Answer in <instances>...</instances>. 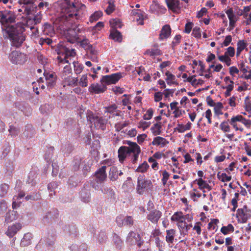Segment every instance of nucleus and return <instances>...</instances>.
I'll list each match as a JSON object with an SVG mask.
<instances>
[{"label":"nucleus","mask_w":251,"mask_h":251,"mask_svg":"<svg viewBox=\"0 0 251 251\" xmlns=\"http://www.w3.org/2000/svg\"><path fill=\"white\" fill-rule=\"evenodd\" d=\"M17 16L14 12L4 10L0 11V23L2 28L4 30L11 42L12 46L17 48L22 46L25 40L24 34L25 26L22 23H15Z\"/></svg>","instance_id":"nucleus-1"},{"label":"nucleus","mask_w":251,"mask_h":251,"mask_svg":"<svg viewBox=\"0 0 251 251\" xmlns=\"http://www.w3.org/2000/svg\"><path fill=\"white\" fill-rule=\"evenodd\" d=\"M84 32L82 28L76 26L73 28H69L65 31V36L67 41H61L57 46V51L58 56L57 58L60 63L63 61L64 63H69L67 59L69 57H74L75 55V49H70V43H74L81 40L83 37L82 33Z\"/></svg>","instance_id":"nucleus-2"},{"label":"nucleus","mask_w":251,"mask_h":251,"mask_svg":"<svg viewBox=\"0 0 251 251\" xmlns=\"http://www.w3.org/2000/svg\"><path fill=\"white\" fill-rule=\"evenodd\" d=\"M123 144L127 145L128 146H122L118 149V156L119 161L122 163L126 158L129 156L130 157L132 163L136 164L141 151L140 146L136 143L128 140H124Z\"/></svg>","instance_id":"nucleus-3"},{"label":"nucleus","mask_w":251,"mask_h":251,"mask_svg":"<svg viewBox=\"0 0 251 251\" xmlns=\"http://www.w3.org/2000/svg\"><path fill=\"white\" fill-rule=\"evenodd\" d=\"M56 240V231L52 226L48 228L44 237L41 239L35 248L37 250H45L46 248L50 250L53 248Z\"/></svg>","instance_id":"nucleus-4"},{"label":"nucleus","mask_w":251,"mask_h":251,"mask_svg":"<svg viewBox=\"0 0 251 251\" xmlns=\"http://www.w3.org/2000/svg\"><path fill=\"white\" fill-rule=\"evenodd\" d=\"M25 195L24 191H20L18 196H15L13 198L12 208L16 209L17 207L20 206L22 201H21L22 199H24L26 201H37L41 199L40 194L38 192H34L32 194L27 195L25 197Z\"/></svg>","instance_id":"nucleus-5"},{"label":"nucleus","mask_w":251,"mask_h":251,"mask_svg":"<svg viewBox=\"0 0 251 251\" xmlns=\"http://www.w3.org/2000/svg\"><path fill=\"white\" fill-rule=\"evenodd\" d=\"M86 118L88 121L94 123L97 129H100L103 131L106 129L107 120L105 118L98 116L90 110L87 111Z\"/></svg>","instance_id":"nucleus-6"},{"label":"nucleus","mask_w":251,"mask_h":251,"mask_svg":"<svg viewBox=\"0 0 251 251\" xmlns=\"http://www.w3.org/2000/svg\"><path fill=\"white\" fill-rule=\"evenodd\" d=\"M152 187V184L151 180L145 178L144 175H140L138 177L136 187L137 193L139 195H143L145 191L151 190Z\"/></svg>","instance_id":"nucleus-7"},{"label":"nucleus","mask_w":251,"mask_h":251,"mask_svg":"<svg viewBox=\"0 0 251 251\" xmlns=\"http://www.w3.org/2000/svg\"><path fill=\"white\" fill-rule=\"evenodd\" d=\"M126 241L128 244L136 245L139 248H140L145 242L137 229L134 231H130L128 233Z\"/></svg>","instance_id":"nucleus-8"},{"label":"nucleus","mask_w":251,"mask_h":251,"mask_svg":"<svg viewBox=\"0 0 251 251\" xmlns=\"http://www.w3.org/2000/svg\"><path fill=\"white\" fill-rule=\"evenodd\" d=\"M122 77V74L120 72L102 75L100 82L103 83L107 86L110 84H116Z\"/></svg>","instance_id":"nucleus-9"},{"label":"nucleus","mask_w":251,"mask_h":251,"mask_svg":"<svg viewBox=\"0 0 251 251\" xmlns=\"http://www.w3.org/2000/svg\"><path fill=\"white\" fill-rule=\"evenodd\" d=\"M58 216V210L56 208H52L43 216L42 220V223L45 225L52 224L53 222H55Z\"/></svg>","instance_id":"nucleus-10"},{"label":"nucleus","mask_w":251,"mask_h":251,"mask_svg":"<svg viewBox=\"0 0 251 251\" xmlns=\"http://www.w3.org/2000/svg\"><path fill=\"white\" fill-rule=\"evenodd\" d=\"M77 42L80 43V46L84 48L85 50L89 51L91 55L93 56L91 57L92 61L93 62H97L98 58L96 56V50L93 49L92 45L90 44V42L88 39L86 38H83L82 40H79Z\"/></svg>","instance_id":"nucleus-11"},{"label":"nucleus","mask_w":251,"mask_h":251,"mask_svg":"<svg viewBox=\"0 0 251 251\" xmlns=\"http://www.w3.org/2000/svg\"><path fill=\"white\" fill-rule=\"evenodd\" d=\"M9 58L12 62L25 63L27 60L25 54L17 50L13 51L9 54Z\"/></svg>","instance_id":"nucleus-12"},{"label":"nucleus","mask_w":251,"mask_h":251,"mask_svg":"<svg viewBox=\"0 0 251 251\" xmlns=\"http://www.w3.org/2000/svg\"><path fill=\"white\" fill-rule=\"evenodd\" d=\"M162 54V51L158 48L157 44L154 45L152 48L147 50L144 54L147 55L152 58H157V61L160 62L161 61V59L159 56Z\"/></svg>","instance_id":"nucleus-13"},{"label":"nucleus","mask_w":251,"mask_h":251,"mask_svg":"<svg viewBox=\"0 0 251 251\" xmlns=\"http://www.w3.org/2000/svg\"><path fill=\"white\" fill-rule=\"evenodd\" d=\"M44 75L45 77L46 84L49 89H52L56 85L57 76L54 72L48 73L45 71Z\"/></svg>","instance_id":"nucleus-14"},{"label":"nucleus","mask_w":251,"mask_h":251,"mask_svg":"<svg viewBox=\"0 0 251 251\" xmlns=\"http://www.w3.org/2000/svg\"><path fill=\"white\" fill-rule=\"evenodd\" d=\"M107 86L103 83H94L89 87V91L92 94H101L106 91Z\"/></svg>","instance_id":"nucleus-15"},{"label":"nucleus","mask_w":251,"mask_h":251,"mask_svg":"<svg viewBox=\"0 0 251 251\" xmlns=\"http://www.w3.org/2000/svg\"><path fill=\"white\" fill-rule=\"evenodd\" d=\"M65 234L72 237H75L77 235L76 226L74 224L65 225L62 227Z\"/></svg>","instance_id":"nucleus-16"},{"label":"nucleus","mask_w":251,"mask_h":251,"mask_svg":"<svg viewBox=\"0 0 251 251\" xmlns=\"http://www.w3.org/2000/svg\"><path fill=\"white\" fill-rule=\"evenodd\" d=\"M226 13L229 19V26L232 29H233L235 26L236 23L239 19V17L234 13L232 8L228 9Z\"/></svg>","instance_id":"nucleus-17"},{"label":"nucleus","mask_w":251,"mask_h":251,"mask_svg":"<svg viewBox=\"0 0 251 251\" xmlns=\"http://www.w3.org/2000/svg\"><path fill=\"white\" fill-rule=\"evenodd\" d=\"M106 169V167L103 166L95 172V175L96 177V181L97 183H101L105 180L107 177Z\"/></svg>","instance_id":"nucleus-18"},{"label":"nucleus","mask_w":251,"mask_h":251,"mask_svg":"<svg viewBox=\"0 0 251 251\" xmlns=\"http://www.w3.org/2000/svg\"><path fill=\"white\" fill-rule=\"evenodd\" d=\"M62 85L64 87L66 86L75 87L78 85V78L73 77L71 75L62 77Z\"/></svg>","instance_id":"nucleus-19"},{"label":"nucleus","mask_w":251,"mask_h":251,"mask_svg":"<svg viewBox=\"0 0 251 251\" xmlns=\"http://www.w3.org/2000/svg\"><path fill=\"white\" fill-rule=\"evenodd\" d=\"M162 216V212L159 210H154L150 211L147 215V218L153 224H156Z\"/></svg>","instance_id":"nucleus-20"},{"label":"nucleus","mask_w":251,"mask_h":251,"mask_svg":"<svg viewBox=\"0 0 251 251\" xmlns=\"http://www.w3.org/2000/svg\"><path fill=\"white\" fill-rule=\"evenodd\" d=\"M21 228V224L20 223H16L8 228L6 234L10 238H12Z\"/></svg>","instance_id":"nucleus-21"},{"label":"nucleus","mask_w":251,"mask_h":251,"mask_svg":"<svg viewBox=\"0 0 251 251\" xmlns=\"http://www.w3.org/2000/svg\"><path fill=\"white\" fill-rule=\"evenodd\" d=\"M171 29L169 25H164L161 29L159 34V38L160 40H163L168 38L171 35Z\"/></svg>","instance_id":"nucleus-22"},{"label":"nucleus","mask_w":251,"mask_h":251,"mask_svg":"<svg viewBox=\"0 0 251 251\" xmlns=\"http://www.w3.org/2000/svg\"><path fill=\"white\" fill-rule=\"evenodd\" d=\"M79 198L81 201L85 203L89 202L90 200V190L85 187L81 189L79 192Z\"/></svg>","instance_id":"nucleus-23"},{"label":"nucleus","mask_w":251,"mask_h":251,"mask_svg":"<svg viewBox=\"0 0 251 251\" xmlns=\"http://www.w3.org/2000/svg\"><path fill=\"white\" fill-rule=\"evenodd\" d=\"M165 1L168 9L173 12H176L180 8L179 0H165Z\"/></svg>","instance_id":"nucleus-24"},{"label":"nucleus","mask_w":251,"mask_h":251,"mask_svg":"<svg viewBox=\"0 0 251 251\" xmlns=\"http://www.w3.org/2000/svg\"><path fill=\"white\" fill-rule=\"evenodd\" d=\"M35 130L30 124H27L23 132V136L26 138H31L35 135Z\"/></svg>","instance_id":"nucleus-25"},{"label":"nucleus","mask_w":251,"mask_h":251,"mask_svg":"<svg viewBox=\"0 0 251 251\" xmlns=\"http://www.w3.org/2000/svg\"><path fill=\"white\" fill-rule=\"evenodd\" d=\"M74 150V146L70 143L67 142L61 146V151L64 156H68Z\"/></svg>","instance_id":"nucleus-26"},{"label":"nucleus","mask_w":251,"mask_h":251,"mask_svg":"<svg viewBox=\"0 0 251 251\" xmlns=\"http://www.w3.org/2000/svg\"><path fill=\"white\" fill-rule=\"evenodd\" d=\"M112 242L117 249L120 250L122 248L124 245V242L121 237L116 233H114L113 234Z\"/></svg>","instance_id":"nucleus-27"},{"label":"nucleus","mask_w":251,"mask_h":251,"mask_svg":"<svg viewBox=\"0 0 251 251\" xmlns=\"http://www.w3.org/2000/svg\"><path fill=\"white\" fill-rule=\"evenodd\" d=\"M83 158L79 155L74 157L72 162V169L74 171H77L79 169L80 165L82 164Z\"/></svg>","instance_id":"nucleus-28"},{"label":"nucleus","mask_w":251,"mask_h":251,"mask_svg":"<svg viewBox=\"0 0 251 251\" xmlns=\"http://www.w3.org/2000/svg\"><path fill=\"white\" fill-rule=\"evenodd\" d=\"M101 192L104 194H106L111 199L112 201H115L116 199V194L113 189L106 186H104L101 188Z\"/></svg>","instance_id":"nucleus-29"},{"label":"nucleus","mask_w":251,"mask_h":251,"mask_svg":"<svg viewBox=\"0 0 251 251\" xmlns=\"http://www.w3.org/2000/svg\"><path fill=\"white\" fill-rule=\"evenodd\" d=\"M110 37L115 41L121 42L122 41V35L121 33L117 29H111Z\"/></svg>","instance_id":"nucleus-30"},{"label":"nucleus","mask_w":251,"mask_h":251,"mask_svg":"<svg viewBox=\"0 0 251 251\" xmlns=\"http://www.w3.org/2000/svg\"><path fill=\"white\" fill-rule=\"evenodd\" d=\"M18 217L17 212L13 210H10L6 214L5 221L6 223H10L14 220H16Z\"/></svg>","instance_id":"nucleus-31"},{"label":"nucleus","mask_w":251,"mask_h":251,"mask_svg":"<svg viewBox=\"0 0 251 251\" xmlns=\"http://www.w3.org/2000/svg\"><path fill=\"white\" fill-rule=\"evenodd\" d=\"M236 216L239 219L238 221L242 223H246L248 219V214L242 208H239L237 210Z\"/></svg>","instance_id":"nucleus-32"},{"label":"nucleus","mask_w":251,"mask_h":251,"mask_svg":"<svg viewBox=\"0 0 251 251\" xmlns=\"http://www.w3.org/2000/svg\"><path fill=\"white\" fill-rule=\"evenodd\" d=\"M32 14H34V10L31 13L25 14L27 16L26 21L25 23H23L24 24L25 30V27L30 28L31 30L34 29V27L33 25H34V21L31 17L30 15Z\"/></svg>","instance_id":"nucleus-33"},{"label":"nucleus","mask_w":251,"mask_h":251,"mask_svg":"<svg viewBox=\"0 0 251 251\" xmlns=\"http://www.w3.org/2000/svg\"><path fill=\"white\" fill-rule=\"evenodd\" d=\"M169 142L164 138L160 136H157L153 139L151 144L153 145L160 146L161 147H164Z\"/></svg>","instance_id":"nucleus-34"},{"label":"nucleus","mask_w":251,"mask_h":251,"mask_svg":"<svg viewBox=\"0 0 251 251\" xmlns=\"http://www.w3.org/2000/svg\"><path fill=\"white\" fill-rule=\"evenodd\" d=\"M43 34L51 36L54 34V29L53 26L48 23H45L42 27Z\"/></svg>","instance_id":"nucleus-35"},{"label":"nucleus","mask_w":251,"mask_h":251,"mask_svg":"<svg viewBox=\"0 0 251 251\" xmlns=\"http://www.w3.org/2000/svg\"><path fill=\"white\" fill-rule=\"evenodd\" d=\"M80 182V179L77 175H74L71 176L68 181L69 185L72 187H76Z\"/></svg>","instance_id":"nucleus-36"},{"label":"nucleus","mask_w":251,"mask_h":251,"mask_svg":"<svg viewBox=\"0 0 251 251\" xmlns=\"http://www.w3.org/2000/svg\"><path fill=\"white\" fill-rule=\"evenodd\" d=\"M32 235L30 233L25 234L23 239L21 240L20 245L22 247H26L29 245L31 242Z\"/></svg>","instance_id":"nucleus-37"},{"label":"nucleus","mask_w":251,"mask_h":251,"mask_svg":"<svg viewBox=\"0 0 251 251\" xmlns=\"http://www.w3.org/2000/svg\"><path fill=\"white\" fill-rule=\"evenodd\" d=\"M54 150V148L53 147L50 146L48 148L45 152L44 158L45 161L48 163H50L52 162L51 159L53 154Z\"/></svg>","instance_id":"nucleus-38"},{"label":"nucleus","mask_w":251,"mask_h":251,"mask_svg":"<svg viewBox=\"0 0 251 251\" xmlns=\"http://www.w3.org/2000/svg\"><path fill=\"white\" fill-rule=\"evenodd\" d=\"M72 251H87V245L85 243H80L79 245L73 244L70 247Z\"/></svg>","instance_id":"nucleus-39"},{"label":"nucleus","mask_w":251,"mask_h":251,"mask_svg":"<svg viewBox=\"0 0 251 251\" xmlns=\"http://www.w3.org/2000/svg\"><path fill=\"white\" fill-rule=\"evenodd\" d=\"M237 52L236 55L237 56H239L241 54V52L245 49L247 46V42L243 40H239L237 44Z\"/></svg>","instance_id":"nucleus-40"},{"label":"nucleus","mask_w":251,"mask_h":251,"mask_svg":"<svg viewBox=\"0 0 251 251\" xmlns=\"http://www.w3.org/2000/svg\"><path fill=\"white\" fill-rule=\"evenodd\" d=\"M118 170L117 167L112 166L110 168L109 178L111 181H115L118 179Z\"/></svg>","instance_id":"nucleus-41"},{"label":"nucleus","mask_w":251,"mask_h":251,"mask_svg":"<svg viewBox=\"0 0 251 251\" xmlns=\"http://www.w3.org/2000/svg\"><path fill=\"white\" fill-rule=\"evenodd\" d=\"M65 17L67 21H68L71 20L74 21V19L78 20L80 17L78 13V11L77 10L73 11V12H70L67 13Z\"/></svg>","instance_id":"nucleus-42"},{"label":"nucleus","mask_w":251,"mask_h":251,"mask_svg":"<svg viewBox=\"0 0 251 251\" xmlns=\"http://www.w3.org/2000/svg\"><path fill=\"white\" fill-rule=\"evenodd\" d=\"M37 177V175L34 171H30L28 175V178L27 179V183L31 184L32 186H35L37 182L35 178Z\"/></svg>","instance_id":"nucleus-43"},{"label":"nucleus","mask_w":251,"mask_h":251,"mask_svg":"<svg viewBox=\"0 0 251 251\" xmlns=\"http://www.w3.org/2000/svg\"><path fill=\"white\" fill-rule=\"evenodd\" d=\"M9 185L6 183H2L0 185V197H5L9 191Z\"/></svg>","instance_id":"nucleus-44"},{"label":"nucleus","mask_w":251,"mask_h":251,"mask_svg":"<svg viewBox=\"0 0 251 251\" xmlns=\"http://www.w3.org/2000/svg\"><path fill=\"white\" fill-rule=\"evenodd\" d=\"M175 232L176 230L173 229L167 230L166 231L167 234L166 236V240L168 243H173Z\"/></svg>","instance_id":"nucleus-45"},{"label":"nucleus","mask_w":251,"mask_h":251,"mask_svg":"<svg viewBox=\"0 0 251 251\" xmlns=\"http://www.w3.org/2000/svg\"><path fill=\"white\" fill-rule=\"evenodd\" d=\"M161 123H155L151 128V130L153 135H160L161 133Z\"/></svg>","instance_id":"nucleus-46"},{"label":"nucleus","mask_w":251,"mask_h":251,"mask_svg":"<svg viewBox=\"0 0 251 251\" xmlns=\"http://www.w3.org/2000/svg\"><path fill=\"white\" fill-rule=\"evenodd\" d=\"M206 181L202 179L201 178H199V179H196L194 180L191 183V187H193V184L194 183H197L199 186V188L203 190V189H205V186L206 184Z\"/></svg>","instance_id":"nucleus-47"},{"label":"nucleus","mask_w":251,"mask_h":251,"mask_svg":"<svg viewBox=\"0 0 251 251\" xmlns=\"http://www.w3.org/2000/svg\"><path fill=\"white\" fill-rule=\"evenodd\" d=\"M86 226L88 231H89L94 236L96 235L97 226L94 224L93 222L87 221Z\"/></svg>","instance_id":"nucleus-48"},{"label":"nucleus","mask_w":251,"mask_h":251,"mask_svg":"<svg viewBox=\"0 0 251 251\" xmlns=\"http://www.w3.org/2000/svg\"><path fill=\"white\" fill-rule=\"evenodd\" d=\"M103 15V13L101 11H95L89 18V21L93 23L98 21Z\"/></svg>","instance_id":"nucleus-49"},{"label":"nucleus","mask_w":251,"mask_h":251,"mask_svg":"<svg viewBox=\"0 0 251 251\" xmlns=\"http://www.w3.org/2000/svg\"><path fill=\"white\" fill-rule=\"evenodd\" d=\"M234 228L231 224H229L227 226H223L221 228V232L224 235L227 234L229 232L234 231Z\"/></svg>","instance_id":"nucleus-50"},{"label":"nucleus","mask_w":251,"mask_h":251,"mask_svg":"<svg viewBox=\"0 0 251 251\" xmlns=\"http://www.w3.org/2000/svg\"><path fill=\"white\" fill-rule=\"evenodd\" d=\"M217 177L220 180L224 182L229 181L231 179V176H227L225 173L221 174L220 172H218L217 174Z\"/></svg>","instance_id":"nucleus-51"},{"label":"nucleus","mask_w":251,"mask_h":251,"mask_svg":"<svg viewBox=\"0 0 251 251\" xmlns=\"http://www.w3.org/2000/svg\"><path fill=\"white\" fill-rule=\"evenodd\" d=\"M37 9L34 10V14L30 15L31 17L34 21V25L40 23L42 19L41 12H37Z\"/></svg>","instance_id":"nucleus-52"},{"label":"nucleus","mask_w":251,"mask_h":251,"mask_svg":"<svg viewBox=\"0 0 251 251\" xmlns=\"http://www.w3.org/2000/svg\"><path fill=\"white\" fill-rule=\"evenodd\" d=\"M109 24L111 27V29H116L117 28H121L122 27L121 23L119 19L110 20Z\"/></svg>","instance_id":"nucleus-53"},{"label":"nucleus","mask_w":251,"mask_h":251,"mask_svg":"<svg viewBox=\"0 0 251 251\" xmlns=\"http://www.w3.org/2000/svg\"><path fill=\"white\" fill-rule=\"evenodd\" d=\"M230 84L226 86H223L222 88L223 89H226V91L225 93V95L226 97H228L230 96L231 92L233 90L234 86H233V81L232 80H230Z\"/></svg>","instance_id":"nucleus-54"},{"label":"nucleus","mask_w":251,"mask_h":251,"mask_svg":"<svg viewBox=\"0 0 251 251\" xmlns=\"http://www.w3.org/2000/svg\"><path fill=\"white\" fill-rule=\"evenodd\" d=\"M58 186V182L54 181L50 182L48 185V190L50 191L49 196L50 197L52 196L53 195L52 192H53V194H55L54 189L57 187Z\"/></svg>","instance_id":"nucleus-55"},{"label":"nucleus","mask_w":251,"mask_h":251,"mask_svg":"<svg viewBox=\"0 0 251 251\" xmlns=\"http://www.w3.org/2000/svg\"><path fill=\"white\" fill-rule=\"evenodd\" d=\"M149 166L146 161H144L142 164L139 165L138 167L136 169V172H140L144 173L146 172Z\"/></svg>","instance_id":"nucleus-56"},{"label":"nucleus","mask_w":251,"mask_h":251,"mask_svg":"<svg viewBox=\"0 0 251 251\" xmlns=\"http://www.w3.org/2000/svg\"><path fill=\"white\" fill-rule=\"evenodd\" d=\"M219 220L218 219H212L211 221L208 224V228L209 229L215 230V231L217 230L218 226L217 224L219 223Z\"/></svg>","instance_id":"nucleus-57"},{"label":"nucleus","mask_w":251,"mask_h":251,"mask_svg":"<svg viewBox=\"0 0 251 251\" xmlns=\"http://www.w3.org/2000/svg\"><path fill=\"white\" fill-rule=\"evenodd\" d=\"M124 226H131L133 225L134 221L133 218L131 216H124V220L123 221Z\"/></svg>","instance_id":"nucleus-58"},{"label":"nucleus","mask_w":251,"mask_h":251,"mask_svg":"<svg viewBox=\"0 0 251 251\" xmlns=\"http://www.w3.org/2000/svg\"><path fill=\"white\" fill-rule=\"evenodd\" d=\"M97 239L100 243L104 242L107 239L105 231L101 230L98 235Z\"/></svg>","instance_id":"nucleus-59"},{"label":"nucleus","mask_w":251,"mask_h":251,"mask_svg":"<svg viewBox=\"0 0 251 251\" xmlns=\"http://www.w3.org/2000/svg\"><path fill=\"white\" fill-rule=\"evenodd\" d=\"M183 216L182 215V213L181 212H176L171 217V220L172 221L179 222L183 219Z\"/></svg>","instance_id":"nucleus-60"},{"label":"nucleus","mask_w":251,"mask_h":251,"mask_svg":"<svg viewBox=\"0 0 251 251\" xmlns=\"http://www.w3.org/2000/svg\"><path fill=\"white\" fill-rule=\"evenodd\" d=\"M9 134L12 137H16L17 136L19 133V130L16 127L13 126H10L9 128L8 129Z\"/></svg>","instance_id":"nucleus-61"},{"label":"nucleus","mask_w":251,"mask_h":251,"mask_svg":"<svg viewBox=\"0 0 251 251\" xmlns=\"http://www.w3.org/2000/svg\"><path fill=\"white\" fill-rule=\"evenodd\" d=\"M117 105L116 104H113L108 106L104 107L105 113H109L110 114H113L114 112L117 109Z\"/></svg>","instance_id":"nucleus-62"},{"label":"nucleus","mask_w":251,"mask_h":251,"mask_svg":"<svg viewBox=\"0 0 251 251\" xmlns=\"http://www.w3.org/2000/svg\"><path fill=\"white\" fill-rule=\"evenodd\" d=\"M79 85L82 87H85L88 85V79L86 75H83L80 79L79 81H78Z\"/></svg>","instance_id":"nucleus-63"},{"label":"nucleus","mask_w":251,"mask_h":251,"mask_svg":"<svg viewBox=\"0 0 251 251\" xmlns=\"http://www.w3.org/2000/svg\"><path fill=\"white\" fill-rule=\"evenodd\" d=\"M82 171L83 175L84 177L86 176L88 172L91 170V166L89 164L85 163V161H83L82 162Z\"/></svg>","instance_id":"nucleus-64"}]
</instances>
